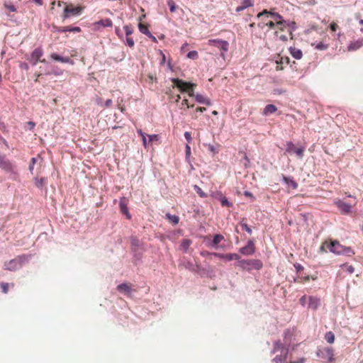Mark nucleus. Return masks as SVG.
Here are the masks:
<instances>
[{"label":"nucleus","instance_id":"e2e57ef3","mask_svg":"<svg viewBox=\"0 0 363 363\" xmlns=\"http://www.w3.org/2000/svg\"><path fill=\"white\" fill-rule=\"evenodd\" d=\"M182 106H186V108H193L194 107V104L192 105H189V101L186 99H184L182 101Z\"/></svg>","mask_w":363,"mask_h":363},{"label":"nucleus","instance_id":"680f3d73","mask_svg":"<svg viewBox=\"0 0 363 363\" xmlns=\"http://www.w3.org/2000/svg\"><path fill=\"white\" fill-rule=\"evenodd\" d=\"M148 137H149V142H152L153 140H157L160 138L159 135L157 134L149 135Z\"/></svg>","mask_w":363,"mask_h":363},{"label":"nucleus","instance_id":"bb28decb","mask_svg":"<svg viewBox=\"0 0 363 363\" xmlns=\"http://www.w3.org/2000/svg\"><path fill=\"white\" fill-rule=\"evenodd\" d=\"M289 52L291 56L296 60H300L303 56L302 51L296 48H289Z\"/></svg>","mask_w":363,"mask_h":363},{"label":"nucleus","instance_id":"49530a36","mask_svg":"<svg viewBox=\"0 0 363 363\" xmlns=\"http://www.w3.org/2000/svg\"><path fill=\"white\" fill-rule=\"evenodd\" d=\"M272 362L274 363H283L284 362L282 354H277L272 359Z\"/></svg>","mask_w":363,"mask_h":363},{"label":"nucleus","instance_id":"1a4fd4ad","mask_svg":"<svg viewBox=\"0 0 363 363\" xmlns=\"http://www.w3.org/2000/svg\"><path fill=\"white\" fill-rule=\"evenodd\" d=\"M0 168L13 175V179L18 177V174L14 169L15 166L4 155H0Z\"/></svg>","mask_w":363,"mask_h":363},{"label":"nucleus","instance_id":"ddd939ff","mask_svg":"<svg viewBox=\"0 0 363 363\" xmlns=\"http://www.w3.org/2000/svg\"><path fill=\"white\" fill-rule=\"evenodd\" d=\"M52 31L57 32V33H65V32L79 33L81 31V28L78 26L58 27L57 26H53Z\"/></svg>","mask_w":363,"mask_h":363},{"label":"nucleus","instance_id":"de8ad7c7","mask_svg":"<svg viewBox=\"0 0 363 363\" xmlns=\"http://www.w3.org/2000/svg\"><path fill=\"white\" fill-rule=\"evenodd\" d=\"M223 196V194L220 191H214V192L211 193V196L213 199H216L218 201H219Z\"/></svg>","mask_w":363,"mask_h":363},{"label":"nucleus","instance_id":"c03bdc74","mask_svg":"<svg viewBox=\"0 0 363 363\" xmlns=\"http://www.w3.org/2000/svg\"><path fill=\"white\" fill-rule=\"evenodd\" d=\"M187 57L189 59L195 60L197 59L199 57L198 52L196 50H192L188 52Z\"/></svg>","mask_w":363,"mask_h":363},{"label":"nucleus","instance_id":"7c9ffc66","mask_svg":"<svg viewBox=\"0 0 363 363\" xmlns=\"http://www.w3.org/2000/svg\"><path fill=\"white\" fill-rule=\"evenodd\" d=\"M192 242L189 239H183L180 243L179 247L181 250H182L184 252H187L188 249L189 248L190 245H191Z\"/></svg>","mask_w":363,"mask_h":363},{"label":"nucleus","instance_id":"5701e85b","mask_svg":"<svg viewBox=\"0 0 363 363\" xmlns=\"http://www.w3.org/2000/svg\"><path fill=\"white\" fill-rule=\"evenodd\" d=\"M277 26H287L291 29L290 34L292 33V31H294L297 29V25L295 21H279L276 22Z\"/></svg>","mask_w":363,"mask_h":363},{"label":"nucleus","instance_id":"a211bd4d","mask_svg":"<svg viewBox=\"0 0 363 363\" xmlns=\"http://www.w3.org/2000/svg\"><path fill=\"white\" fill-rule=\"evenodd\" d=\"M263 16H266L267 17L271 16V17H273V18H274L276 19H279V21L284 20L282 16H281L279 13H277V12H272V11H268L267 9H264L262 11L259 12L257 15V18H261Z\"/></svg>","mask_w":363,"mask_h":363},{"label":"nucleus","instance_id":"393cba45","mask_svg":"<svg viewBox=\"0 0 363 363\" xmlns=\"http://www.w3.org/2000/svg\"><path fill=\"white\" fill-rule=\"evenodd\" d=\"M363 46V38L351 42L347 46L348 51H355Z\"/></svg>","mask_w":363,"mask_h":363},{"label":"nucleus","instance_id":"cd10ccee","mask_svg":"<svg viewBox=\"0 0 363 363\" xmlns=\"http://www.w3.org/2000/svg\"><path fill=\"white\" fill-rule=\"evenodd\" d=\"M277 111V108L274 104H268L267 105L262 112V114L264 116H268L269 114H272Z\"/></svg>","mask_w":363,"mask_h":363},{"label":"nucleus","instance_id":"774afa93","mask_svg":"<svg viewBox=\"0 0 363 363\" xmlns=\"http://www.w3.org/2000/svg\"><path fill=\"white\" fill-rule=\"evenodd\" d=\"M276 25H277L276 23H274L273 21H269V22L266 23V26H268L271 29L274 28Z\"/></svg>","mask_w":363,"mask_h":363},{"label":"nucleus","instance_id":"c85d7f7f","mask_svg":"<svg viewBox=\"0 0 363 363\" xmlns=\"http://www.w3.org/2000/svg\"><path fill=\"white\" fill-rule=\"evenodd\" d=\"M34 180L35 186L39 189H42L45 186L47 182V179L45 177H41L40 179L35 177Z\"/></svg>","mask_w":363,"mask_h":363},{"label":"nucleus","instance_id":"58836bf2","mask_svg":"<svg viewBox=\"0 0 363 363\" xmlns=\"http://www.w3.org/2000/svg\"><path fill=\"white\" fill-rule=\"evenodd\" d=\"M240 5L246 9L254 6V0H243Z\"/></svg>","mask_w":363,"mask_h":363},{"label":"nucleus","instance_id":"39448f33","mask_svg":"<svg viewBox=\"0 0 363 363\" xmlns=\"http://www.w3.org/2000/svg\"><path fill=\"white\" fill-rule=\"evenodd\" d=\"M235 265L246 272H251L253 269L259 270L263 267L262 262L258 259H242L240 258Z\"/></svg>","mask_w":363,"mask_h":363},{"label":"nucleus","instance_id":"37998d69","mask_svg":"<svg viewBox=\"0 0 363 363\" xmlns=\"http://www.w3.org/2000/svg\"><path fill=\"white\" fill-rule=\"evenodd\" d=\"M206 111L205 107H197L192 115L193 118L196 119L198 118L197 113H203Z\"/></svg>","mask_w":363,"mask_h":363},{"label":"nucleus","instance_id":"c756f323","mask_svg":"<svg viewBox=\"0 0 363 363\" xmlns=\"http://www.w3.org/2000/svg\"><path fill=\"white\" fill-rule=\"evenodd\" d=\"M186 269L193 272H197L199 269V266L194 264L192 262L188 261L184 264Z\"/></svg>","mask_w":363,"mask_h":363},{"label":"nucleus","instance_id":"f3484780","mask_svg":"<svg viewBox=\"0 0 363 363\" xmlns=\"http://www.w3.org/2000/svg\"><path fill=\"white\" fill-rule=\"evenodd\" d=\"M335 203L342 214H347L351 212L352 206L350 203L341 200L336 201Z\"/></svg>","mask_w":363,"mask_h":363},{"label":"nucleus","instance_id":"e433bc0d","mask_svg":"<svg viewBox=\"0 0 363 363\" xmlns=\"http://www.w3.org/2000/svg\"><path fill=\"white\" fill-rule=\"evenodd\" d=\"M123 43L130 48H133L135 45L134 40L130 36H125V40L123 39Z\"/></svg>","mask_w":363,"mask_h":363},{"label":"nucleus","instance_id":"423d86ee","mask_svg":"<svg viewBox=\"0 0 363 363\" xmlns=\"http://www.w3.org/2000/svg\"><path fill=\"white\" fill-rule=\"evenodd\" d=\"M170 80L179 89L181 92L187 91L189 96L193 97L194 94V89L196 86L192 82H186L179 78H171Z\"/></svg>","mask_w":363,"mask_h":363},{"label":"nucleus","instance_id":"b1692460","mask_svg":"<svg viewBox=\"0 0 363 363\" xmlns=\"http://www.w3.org/2000/svg\"><path fill=\"white\" fill-rule=\"evenodd\" d=\"M281 179L287 186H290L293 189H296L298 188V183L292 177H286L282 174Z\"/></svg>","mask_w":363,"mask_h":363},{"label":"nucleus","instance_id":"0eeeda50","mask_svg":"<svg viewBox=\"0 0 363 363\" xmlns=\"http://www.w3.org/2000/svg\"><path fill=\"white\" fill-rule=\"evenodd\" d=\"M316 356L323 361V363H334V350L331 347H320L316 351Z\"/></svg>","mask_w":363,"mask_h":363},{"label":"nucleus","instance_id":"4be33fe9","mask_svg":"<svg viewBox=\"0 0 363 363\" xmlns=\"http://www.w3.org/2000/svg\"><path fill=\"white\" fill-rule=\"evenodd\" d=\"M193 97L195 98V100L197 103L203 104L206 106H211L212 102L210 99L205 97L202 94H196Z\"/></svg>","mask_w":363,"mask_h":363},{"label":"nucleus","instance_id":"a878e982","mask_svg":"<svg viewBox=\"0 0 363 363\" xmlns=\"http://www.w3.org/2000/svg\"><path fill=\"white\" fill-rule=\"evenodd\" d=\"M46 75L53 74L55 76H61L63 74V70L57 66H51L50 70L45 72Z\"/></svg>","mask_w":363,"mask_h":363},{"label":"nucleus","instance_id":"13d9d810","mask_svg":"<svg viewBox=\"0 0 363 363\" xmlns=\"http://www.w3.org/2000/svg\"><path fill=\"white\" fill-rule=\"evenodd\" d=\"M1 287L4 294H7L9 291V284L7 283H1Z\"/></svg>","mask_w":363,"mask_h":363},{"label":"nucleus","instance_id":"8fccbe9b","mask_svg":"<svg viewBox=\"0 0 363 363\" xmlns=\"http://www.w3.org/2000/svg\"><path fill=\"white\" fill-rule=\"evenodd\" d=\"M4 7L6 8L11 12H16L17 11L16 7L14 5L11 4L5 3Z\"/></svg>","mask_w":363,"mask_h":363},{"label":"nucleus","instance_id":"6ab92c4d","mask_svg":"<svg viewBox=\"0 0 363 363\" xmlns=\"http://www.w3.org/2000/svg\"><path fill=\"white\" fill-rule=\"evenodd\" d=\"M224 240L223 235L221 234H216L213 236V238L212 240H210V242L207 244L208 247H211L214 249L218 248V244Z\"/></svg>","mask_w":363,"mask_h":363},{"label":"nucleus","instance_id":"dca6fc26","mask_svg":"<svg viewBox=\"0 0 363 363\" xmlns=\"http://www.w3.org/2000/svg\"><path fill=\"white\" fill-rule=\"evenodd\" d=\"M50 58L53 60L61 62L63 63H67L73 65L74 64V60H72L69 57H63L60 55L53 52L50 55Z\"/></svg>","mask_w":363,"mask_h":363},{"label":"nucleus","instance_id":"f8f14e48","mask_svg":"<svg viewBox=\"0 0 363 363\" xmlns=\"http://www.w3.org/2000/svg\"><path fill=\"white\" fill-rule=\"evenodd\" d=\"M239 252L245 256L252 255L255 252V242L253 240H249L247 245L239 249Z\"/></svg>","mask_w":363,"mask_h":363},{"label":"nucleus","instance_id":"3c124183","mask_svg":"<svg viewBox=\"0 0 363 363\" xmlns=\"http://www.w3.org/2000/svg\"><path fill=\"white\" fill-rule=\"evenodd\" d=\"M36 161H37V159L35 157H32L30 160V163L29 165V172L31 174H33L34 165H35Z\"/></svg>","mask_w":363,"mask_h":363},{"label":"nucleus","instance_id":"7ed1b4c3","mask_svg":"<svg viewBox=\"0 0 363 363\" xmlns=\"http://www.w3.org/2000/svg\"><path fill=\"white\" fill-rule=\"evenodd\" d=\"M32 257L30 254H23L16 256L15 258L4 262V269L10 272H15L22 267L26 263H28Z\"/></svg>","mask_w":363,"mask_h":363},{"label":"nucleus","instance_id":"f257e3e1","mask_svg":"<svg viewBox=\"0 0 363 363\" xmlns=\"http://www.w3.org/2000/svg\"><path fill=\"white\" fill-rule=\"evenodd\" d=\"M292 336L293 333L290 329L285 330L284 331V342L282 343L279 340L274 341L273 343V348L271 350V354H275L280 350L281 354H282V357L285 362L291 349Z\"/></svg>","mask_w":363,"mask_h":363},{"label":"nucleus","instance_id":"0e129e2a","mask_svg":"<svg viewBox=\"0 0 363 363\" xmlns=\"http://www.w3.org/2000/svg\"><path fill=\"white\" fill-rule=\"evenodd\" d=\"M329 27H330V29L333 32H335L337 30V29L338 28V26L335 23H334V22L331 23L330 24Z\"/></svg>","mask_w":363,"mask_h":363},{"label":"nucleus","instance_id":"20e7f679","mask_svg":"<svg viewBox=\"0 0 363 363\" xmlns=\"http://www.w3.org/2000/svg\"><path fill=\"white\" fill-rule=\"evenodd\" d=\"M327 247L330 252L336 255L352 257L355 254L354 250L351 247L344 246L337 240L331 241Z\"/></svg>","mask_w":363,"mask_h":363},{"label":"nucleus","instance_id":"2eb2a0df","mask_svg":"<svg viewBox=\"0 0 363 363\" xmlns=\"http://www.w3.org/2000/svg\"><path fill=\"white\" fill-rule=\"evenodd\" d=\"M213 256L215 257L223 259L225 261H231V260L235 259V260H237V262H238V260L241 258V257L238 254H236V253L222 254V253L218 252V253L213 254Z\"/></svg>","mask_w":363,"mask_h":363},{"label":"nucleus","instance_id":"603ef678","mask_svg":"<svg viewBox=\"0 0 363 363\" xmlns=\"http://www.w3.org/2000/svg\"><path fill=\"white\" fill-rule=\"evenodd\" d=\"M315 48L318 49V50H326L328 48V45L322 43V42H320L318 43Z\"/></svg>","mask_w":363,"mask_h":363},{"label":"nucleus","instance_id":"aec40b11","mask_svg":"<svg viewBox=\"0 0 363 363\" xmlns=\"http://www.w3.org/2000/svg\"><path fill=\"white\" fill-rule=\"evenodd\" d=\"M117 290L121 293L124 294L128 296H131L132 289L130 286L128 285L126 283H122L117 286Z\"/></svg>","mask_w":363,"mask_h":363},{"label":"nucleus","instance_id":"338daca9","mask_svg":"<svg viewBox=\"0 0 363 363\" xmlns=\"http://www.w3.org/2000/svg\"><path fill=\"white\" fill-rule=\"evenodd\" d=\"M347 272L350 274H353L354 272V267L352 265L347 266Z\"/></svg>","mask_w":363,"mask_h":363},{"label":"nucleus","instance_id":"6e6552de","mask_svg":"<svg viewBox=\"0 0 363 363\" xmlns=\"http://www.w3.org/2000/svg\"><path fill=\"white\" fill-rule=\"evenodd\" d=\"M208 45L217 48L220 51V56L223 57L229 49V43L222 39H209Z\"/></svg>","mask_w":363,"mask_h":363},{"label":"nucleus","instance_id":"052dcab7","mask_svg":"<svg viewBox=\"0 0 363 363\" xmlns=\"http://www.w3.org/2000/svg\"><path fill=\"white\" fill-rule=\"evenodd\" d=\"M294 266L297 273L300 272L301 270L303 269V267L299 263H296L294 264Z\"/></svg>","mask_w":363,"mask_h":363},{"label":"nucleus","instance_id":"ea45409f","mask_svg":"<svg viewBox=\"0 0 363 363\" xmlns=\"http://www.w3.org/2000/svg\"><path fill=\"white\" fill-rule=\"evenodd\" d=\"M190 157H191V147L189 146V144H186V145H185V157H186V160L189 163H191Z\"/></svg>","mask_w":363,"mask_h":363},{"label":"nucleus","instance_id":"4468645a","mask_svg":"<svg viewBox=\"0 0 363 363\" xmlns=\"http://www.w3.org/2000/svg\"><path fill=\"white\" fill-rule=\"evenodd\" d=\"M120 211L123 215H125L127 219L131 218V215L129 213L127 199L125 197H122L119 201Z\"/></svg>","mask_w":363,"mask_h":363},{"label":"nucleus","instance_id":"c9c22d12","mask_svg":"<svg viewBox=\"0 0 363 363\" xmlns=\"http://www.w3.org/2000/svg\"><path fill=\"white\" fill-rule=\"evenodd\" d=\"M194 189L199 195L200 197H201V198L207 197V194L204 191H203L201 188H200L198 185H196V184L194 185Z\"/></svg>","mask_w":363,"mask_h":363},{"label":"nucleus","instance_id":"473e14b6","mask_svg":"<svg viewBox=\"0 0 363 363\" xmlns=\"http://www.w3.org/2000/svg\"><path fill=\"white\" fill-rule=\"evenodd\" d=\"M96 23L104 27H111L113 26L112 21L110 18L101 19Z\"/></svg>","mask_w":363,"mask_h":363},{"label":"nucleus","instance_id":"f704fd0d","mask_svg":"<svg viewBox=\"0 0 363 363\" xmlns=\"http://www.w3.org/2000/svg\"><path fill=\"white\" fill-rule=\"evenodd\" d=\"M295 147H295L294 144L293 143V142H291V141L286 142V152H287L288 153H294Z\"/></svg>","mask_w":363,"mask_h":363},{"label":"nucleus","instance_id":"2f4dec72","mask_svg":"<svg viewBox=\"0 0 363 363\" xmlns=\"http://www.w3.org/2000/svg\"><path fill=\"white\" fill-rule=\"evenodd\" d=\"M165 218L168 219L174 225L178 224L179 221V217L178 216L172 215L170 213H167L165 214Z\"/></svg>","mask_w":363,"mask_h":363},{"label":"nucleus","instance_id":"bf43d9fd","mask_svg":"<svg viewBox=\"0 0 363 363\" xmlns=\"http://www.w3.org/2000/svg\"><path fill=\"white\" fill-rule=\"evenodd\" d=\"M19 67L23 70H28L29 69V65L26 62H21L19 64Z\"/></svg>","mask_w":363,"mask_h":363},{"label":"nucleus","instance_id":"864d4df0","mask_svg":"<svg viewBox=\"0 0 363 363\" xmlns=\"http://www.w3.org/2000/svg\"><path fill=\"white\" fill-rule=\"evenodd\" d=\"M115 33L118 35V37L121 40H123V34L122 33V30L119 27H116L115 28Z\"/></svg>","mask_w":363,"mask_h":363},{"label":"nucleus","instance_id":"69168bd1","mask_svg":"<svg viewBox=\"0 0 363 363\" xmlns=\"http://www.w3.org/2000/svg\"><path fill=\"white\" fill-rule=\"evenodd\" d=\"M244 195L247 197H250L251 199H252V201L255 200V198L253 196V194L249 191H244Z\"/></svg>","mask_w":363,"mask_h":363},{"label":"nucleus","instance_id":"4c0bfd02","mask_svg":"<svg viewBox=\"0 0 363 363\" xmlns=\"http://www.w3.org/2000/svg\"><path fill=\"white\" fill-rule=\"evenodd\" d=\"M220 202V204L222 206H227V207H231L233 206V203L228 201L227 198L224 196L221 197V199L219 200Z\"/></svg>","mask_w":363,"mask_h":363},{"label":"nucleus","instance_id":"4d7b16f0","mask_svg":"<svg viewBox=\"0 0 363 363\" xmlns=\"http://www.w3.org/2000/svg\"><path fill=\"white\" fill-rule=\"evenodd\" d=\"M216 252H210L207 250H202L200 252V255L203 257H206L208 256H213V254H216Z\"/></svg>","mask_w":363,"mask_h":363},{"label":"nucleus","instance_id":"a18cd8bd","mask_svg":"<svg viewBox=\"0 0 363 363\" xmlns=\"http://www.w3.org/2000/svg\"><path fill=\"white\" fill-rule=\"evenodd\" d=\"M240 226L242 230H246L249 234H252V229L250 227L248 226V225L246 223L241 221Z\"/></svg>","mask_w":363,"mask_h":363},{"label":"nucleus","instance_id":"79ce46f5","mask_svg":"<svg viewBox=\"0 0 363 363\" xmlns=\"http://www.w3.org/2000/svg\"><path fill=\"white\" fill-rule=\"evenodd\" d=\"M167 5L169 7L170 12L174 13L176 11L177 6H176L175 2L173 0H168Z\"/></svg>","mask_w":363,"mask_h":363},{"label":"nucleus","instance_id":"a19ab883","mask_svg":"<svg viewBox=\"0 0 363 363\" xmlns=\"http://www.w3.org/2000/svg\"><path fill=\"white\" fill-rule=\"evenodd\" d=\"M304 150L305 148L303 147H295L294 153H296L299 158H302L303 156Z\"/></svg>","mask_w":363,"mask_h":363},{"label":"nucleus","instance_id":"72a5a7b5","mask_svg":"<svg viewBox=\"0 0 363 363\" xmlns=\"http://www.w3.org/2000/svg\"><path fill=\"white\" fill-rule=\"evenodd\" d=\"M325 340L330 343L332 344L335 341V335L332 331H328L325 335Z\"/></svg>","mask_w":363,"mask_h":363},{"label":"nucleus","instance_id":"6e6d98bb","mask_svg":"<svg viewBox=\"0 0 363 363\" xmlns=\"http://www.w3.org/2000/svg\"><path fill=\"white\" fill-rule=\"evenodd\" d=\"M138 28H139L140 32L142 33L143 34H145L149 30L146 26H145L142 23H139Z\"/></svg>","mask_w":363,"mask_h":363},{"label":"nucleus","instance_id":"412c9836","mask_svg":"<svg viewBox=\"0 0 363 363\" xmlns=\"http://www.w3.org/2000/svg\"><path fill=\"white\" fill-rule=\"evenodd\" d=\"M320 305V299L315 296L308 297V308L313 310H317Z\"/></svg>","mask_w":363,"mask_h":363},{"label":"nucleus","instance_id":"9d476101","mask_svg":"<svg viewBox=\"0 0 363 363\" xmlns=\"http://www.w3.org/2000/svg\"><path fill=\"white\" fill-rule=\"evenodd\" d=\"M84 7L77 6L74 8H72L70 6H67L64 8L62 18L67 19L70 18L71 16H78L81 15Z\"/></svg>","mask_w":363,"mask_h":363},{"label":"nucleus","instance_id":"5fc2aeb1","mask_svg":"<svg viewBox=\"0 0 363 363\" xmlns=\"http://www.w3.org/2000/svg\"><path fill=\"white\" fill-rule=\"evenodd\" d=\"M184 138L187 141V144L189 145V143H191L192 142V137H191V134L190 132H188V131H186L184 134Z\"/></svg>","mask_w":363,"mask_h":363},{"label":"nucleus","instance_id":"9b49d317","mask_svg":"<svg viewBox=\"0 0 363 363\" xmlns=\"http://www.w3.org/2000/svg\"><path fill=\"white\" fill-rule=\"evenodd\" d=\"M43 55V50L42 48H36L30 54L28 60L33 66H35L39 61L45 62V60H40L41 57Z\"/></svg>","mask_w":363,"mask_h":363},{"label":"nucleus","instance_id":"f03ea898","mask_svg":"<svg viewBox=\"0 0 363 363\" xmlns=\"http://www.w3.org/2000/svg\"><path fill=\"white\" fill-rule=\"evenodd\" d=\"M130 252L133 255V263L138 264L142 262L143 254L146 251V245L135 235L130 237Z\"/></svg>","mask_w":363,"mask_h":363},{"label":"nucleus","instance_id":"09e8293b","mask_svg":"<svg viewBox=\"0 0 363 363\" xmlns=\"http://www.w3.org/2000/svg\"><path fill=\"white\" fill-rule=\"evenodd\" d=\"M123 29L125 33V36H130V35L133 33V30L130 26L125 25L123 27Z\"/></svg>","mask_w":363,"mask_h":363}]
</instances>
